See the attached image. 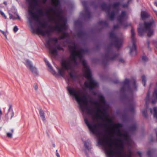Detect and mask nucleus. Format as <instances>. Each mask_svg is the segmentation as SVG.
Here are the masks:
<instances>
[{
	"instance_id": "1",
	"label": "nucleus",
	"mask_w": 157,
	"mask_h": 157,
	"mask_svg": "<svg viewBox=\"0 0 157 157\" xmlns=\"http://www.w3.org/2000/svg\"><path fill=\"white\" fill-rule=\"evenodd\" d=\"M31 3L30 7H29V17L28 21L31 25L33 24V20L37 22L39 26L36 30V32L42 36L50 37L55 31L60 33L61 36L59 39L63 38L68 39L69 34L65 32L67 28V21L63 15V10L58 7L59 2V0H52L55 5L54 8H51L46 15L47 19L42 22L39 19V16L35 13L36 6L38 4L37 0H34L35 5H32V0H29ZM58 39L56 37L49 38L46 42V46L49 49L51 56L55 58L58 56V51L63 50L60 44H58Z\"/></svg>"
},
{
	"instance_id": "2",
	"label": "nucleus",
	"mask_w": 157,
	"mask_h": 157,
	"mask_svg": "<svg viewBox=\"0 0 157 157\" xmlns=\"http://www.w3.org/2000/svg\"><path fill=\"white\" fill-rule=\"evenodd\" d=\"M69 48L71 52L70 56L69 58L62 61L61 68L56 67L57 74L63 77L68 75L71 78L76 77L77 76L74 69L78 66V63H81L83 66V75L87 78H92L90 69L82 58L85 51L78 47L73 42L69 45Z\"/></svg>"
},
{
	"instance_id": "3",
	"label": "nucleus",
	"mask_w": 157,
	"mask_h": 157,
	"mask_svg": "<svg viewBox=\"0 0 157 157\" xmlns=\"http://www.w3.org/2000/svg\"><path fill=\"white\" fill-rule=\"evenodd\" d=\"M67 89L70 95L73 97L78 102L81 110L84 112L86 111L89 115L93 116L94 110L91 106H88L87 101H88L87 94L81 89L78 90L76 88L67 86Z\"/></svg>"
},
{
	"instance_id": "4",
	"label": "nucleus",
	"mask_w": 157,
	"mask_h": 157,
	"mask_svg": "<svg viewBox=\"0 0 157 157\" xmlns=\"http://www.w3.org/2000/svg\"><path fill=\"white\" fill-rule=\"evenodd\" d=\"M155 23V20L151 17L148 21L145 22L144 24H140V27L138 29L140 35L142 36L146 32L147 33V36L150 37L152 36L154 33L153 26Z\"/></svg>"
},
{
	"instance_id": "5",
	"label": "nucleus",
	"mask_w": 157,
	"mask_h": 157,
	"mask_svg": "<svg viewBox=\"0 0 157 157\" xmlns=\"http://www.w3.org/2000/svg\"><path fill=\"white\" fill-rule=\"evenodd\" d=\"M120 4V2H115L113 4L106 5L105 3H103L101 6V8L107 12L109 19L113 20L114 19L116 15L119 11L118 7Z\"/></svg>"
},
{
	"instance_id": "6",
	"label": "nucleus",
	"mask_w": 157,
	"mask_h": 157,
	"mask_svg": "<svg viewBox=\"0 0 157 157\" xmlns=\"http://www.w3.org/2000/svg\"><path fill=\"white\" fill-rule=\"evenodd\" d=\"M85 122L90 132L93 133L97 135H100L101 134V132L98 128H96V127H100L103 126H105L106 123L104 124L101 122H98L97 124H95L94 121L90 122L87 117L84 118Z\"/></svg>"
},
{
	"instance_id": "7",
	"label": "nucleus",
	"mask_w": 157,
	"mask_h": 157,
	"mask_svg": "<svg viewBox=\"0 0 157 157\" xmlns=\"http://www.w3.org/2000/svg\"><path fill=\"white\" fill-rule=\"evenodd\" d=\"M98 144L99 145L104 147V150L107 157H116L115 154L113 151V148H111L108 149L106 147L107 144H109L110 146H111L113 144V142L107 140L104 141L99 139L98 140ZM125 156L126 157H132V156H130L129 155Z\"/></svg>"
},
{
	"instance_id": "8",
	"label": "nucleus",
	"mask_w": 157,
	"mask_h": 157,
	"mask_svg": "<svg viewBox=\"0 0 157 157\" xmlns=\"http://www.w3.org/2000/svg\"><path fill=\"white\" fill-rule=\"evenodd\" d=\"M131 37L132 42L129 44L128 46L130 49V53L131 55L135 54L136 53V47L135 44L136 39L135 37V33L133 28L131 30Z\"/></svg>"
},
{
	"instance_id": "9",
	"label": "nucleus",
	"mask_w": 157,
	"mask_h": 157,
	"mask_svg": "<svg viewBox=\"0 0 157 157\" xmlns=\"http://www.w3.org/2000/svg\"><path fill=\"white\" fill-rule=\"evenodd\" d=\"M121 129L120 128L117 129V131L119 132V135L123 136L124 140H122L120 138H118L117 139L121 143V145L120 146V148L121 149H124V145L125 144H128L129 140V137L128 133V131H124V133H122L120 132Z\"/></svg>"
},
{
	"instance_id": "10",
	"label": "nucleus",
	"mask_w": 157,
	"mask_h": 157,
	"mask_svg": "<svg viewBox=\"0 0 157 157\" xmlns=\"http://www.w3.org/2000/svg\"><path fill=\"white\" fill-rule=\"evenodd\" d=\"M109 35L110 38L113 40V44L117 48L120 47L122 43V38L117 36L113 31L111 32Z\"/></svg>"
},
{
	"instance_id": "11",
	"label": "nucleus",
	"mask_w": 157,
	"mask_h": 157,
	"mask_svg": "<svg viewBox=\"0 0 157 157\" xmlns=\"http://www.w3.org/2000/svg\"><path fill=\"white\" fill-rule=\"evenodd\" d=\"M129 79H125V80L122 82L123 85L120 90L122 93H125L126 89L130 91H132V89L129 84Z\"/></svg>"
},
{
	"instance_id": "12",
	"label": "nucleus",
	"mask_w": 157,
	"mask_h": 157,
	"mask_svg": "<svg viewBox=\"0 0 157 157\" xmlns=\"http://www.w3.org/2000/svg\"><path fill=\"white\" fill-rule=\"evenodd\" d=\"M25 65L34 74L37 75L38 73L37 68L32 64L31 62L28 59L25 60L24 62Z\"/></svg>"
},
{
	"instance_id": "13",
	"label": "nucleus",
	"mask_w": 157,
	"mask_h": 157,
	"mask_svg": "<svg viewBox=\"0 0 157 157\" xmlns=\"http://www.w3.org/2000/svg\"><path fill=\"white\" fill-rule=\"evenodd\" d=\"M12 107V105L11 104H9V108L8 110V112L5 114L4 117L3 118V120L5 122H7L8 121V115L10 116V119H11L14 116V113Z\"/></svg>"
},
{
	"instance_id": "14",
	"label": "nucleus",
	"mask_w": 157,
	"mask_h": 157,
	"mask_svg": "<svg viewBox=\"0 0 157 157\" xmlns=\"http://www.w3.org/2000/svg\"><path fill=\"white\" fill-rule=\"evenodd\" d=\"M117 57V55L113 53L111 50L108 51L105 56V59L107 61L114 60L116 59Z\"/></svg>"
},
{
	"instance_id": "15",
	"label": "nucleus",
	"mask_w": 157,
	"mask_h": 157,
	"mask_svg": "<svg viewBox=\"0 0 157 157\" xmlns=\"http://www.w3.org/2000/svg\"><path fill=\"white\" fill-rule=\"evenodd\" d=\"M81 2L82 4L85 9L84 14H81V15L84 17L89 18L90 17V13L86 6V2L85 0H82Z\"/></svg>"
},
{
	"instance_id": "16",
	"label": "nucleus",
	"mask_w": 157,
	"mask_h": 157,
	"mask_svg": "<svg viewBox=\"0 0 157 157\" xmlns=\"http://www.w3.org/2000/svg\"><path fill=\"white\" fill-rule=\"evenodd\" d=\"M52 0H51V1H52ZM59 2H60V1L59 0ZM40 0H39V2L38 3V4H37V5H36V7H35V10H34V12H35V11L36 10L37 11V12H38V14H39V15L40 16H44L45 15H46L47 16V15H46V14L47 13V12H48V11H49V9L51 8V7L47 11V12L45 13L43 11V10L41 9L40 7H39V8H36V7L38 5V4H39V2H40ZM51 2H52V3L54 5V7H53V8H54L55 7V5L53 4L52 2V1H51ZM35 13L36 14V13H35Z\"/></svg>"
},
{
	"instance_id": "17",
	"label": "nucleus",
	"mask_w": 157,
	"mask_h": 157,
	"mask_svg": "<svg viewBox=\"0 0 157 157\" xmlns=\"http://www.w3.org/2000/svg\"><path fill=\"white\" fill-rule=\"evenodd\" d=\"M127 18V15L125 11H122L120 15L118 16L117 18L118 21L121 23L123 21L125 20Z\"/></svg>"
},
{
	"instance_id": "18",
	"label": "nucleus",
	"mask_w": 157,
	"mask_h": 157,
	"mask_svg": "<svg viewBox=\"0 0 157 157\" xmlns=\"http://www.w3.org/2000/svg\"><path fill=\"white\" fill-rule=\"evenodd\" d=\"M121 149L120 148V146L117 149H116V153L118 154H123V155H129L130 156H132L133 155V152L130 149H129L128 150V151L129 152L128 154H126L125 152L121 151V149Z\"/></svg>"
},
{
	"instance_id": "19",
	"label": "nucleus",
	"mask_w": 157,
	"mask_h": 157,
	"mask_svg": "<svg viewBox=\"0 0 157 157\" xmlns=\"http://www.w3.org/2000/svg\"><path fill=\"white\" fill-rule=\"evenodd\" d=\"M128 104L129 106L127 109H125L124 110H126L127 112L128 111L131 112H133L134 110V108L133 105V98H131L128 101Z\"/></svg>"
},
{
	"instance_id": "20",
	"label": "nucleus",
	"mask_w": 157,
	"mask_h": 157,
	"mask_svg": "<svg viewBox=\"0 0 157 157\" xmlns=\"http://www.w3.org/2000/svg\"><path fill=\"white\" fill-rule=\"evenodd\" d=\"M99 111L103 112V116L105 117H107L109 116V113L108 111V108L105 106H102V108H98Z\"/></svg>"
},
{
	"instance_id": "21",
	"label": "nucleus",
	"mask_w": 157,
	"mask_h": 157,
	"mask_svg": "<svg viewBox=\"0 0 157 157\" xmlns=\"http://www.w3.org/2000/svg\"><path fill=\"white\" fill-rule=\"evenodd\" d=\"M46 64L48 66V71L53 75H56V72L53 69L51 64L49 63L46 60H45Z\"/></svg>"
},
{
	"instance_id": "22",
	"label": "nucleus",
	"mask_w": 157,
	"mask_h": 157,
	"mask_svg": "<svg viewBox=\"0 0 157 157\" xmlns=\"http://www.w3.org/2000/svg\"><path fill=\"white\" fill-rule=\"evenodd\" d=\"M150 15L149 14L145 11H142L141 13V17L142 19L144 20L148 17Z\"/></svg>"
},
{
	"instance_id": "23",
	"label": "nucleus",
	"mask_w": 157,
	"mask_h": 157,
	"mask_svg": "<svg viewBox=\"0 0 157 157\" xmlns=\"http://www.w3.org/2000/svg\"><path fill=\"white\" fill-rule=\"evenodd\" d=\"M128 129L129 132H133L136 131V126L135 124H133L129 127Z\"/></svg>"
},
{
	"instance_id": "24",
	"label": "nucleus",
	"mask_w": 157,
	"mask_h": 157,
	"mask_svg": "<svg viewBox=\"0 0 157 157\" xmlns=\"http://www.w3.org/2000/svg\"><path fill=\"white\" fill-rule=\"evenodd\" d=\"M120 98L122 100H127L129 101V100L131 98H128V96L125 93H122V94L121 95Z\"/></svg>"
},
{
	"instance_id": "25",
	"label": "nucleus",
	"mask_w": 157,
	"mask_h": 157,
	"mask_svg": "<svg viewBox=\"0 0 157 157\" xmlns=\"http://www.w3.org/2000/svg\"><path fill=\"white\" fill-rule=\"evenodd\" d=\"M39 113L40 117L42 118V120L43 121H45V118L44 116V113L43 110L42 109L40 108L39 109Z\"/></svg>"
},
{
	"instance_id": "26",
	"label": "nucleus",
	"mask_w": 157,
	"mask_h": 157,
	"mask_svg": "<svg viewBox=\"0 0 157 157\" xmlns=\"http://www.w3.org/2000/svg\"><path fill=\"white\" fill-rule=\"evenodd\" d=\"M126 111V110H124L123 111V113L122 115V120L125 122L128 119V115Z\"/></svg>"
},
{
	"instance_id": "27",
	"label": "nucleus",
	"mask_w": 157,
	"mask_h": 157,
	"mask_svg": "<svg viewBox=\"0 0 157 157\" xmlns=\"http://www.w3.org/2000/svg\"><path fill=\"white\" fill-rule=\"evenodd\" d=\"M84 86L87 88H89L90 90H94V87L92 86L90 83L86 81L84 83Z\"/></svg>"
},
{
	"instance_id": "28",
	"label": "nucleus",
	"mask_w": 157,
	"mask_h": 157,
	"mask_svg": "<svg viewBox=\"0 0 157 157\" xmlns=\"http://www.w3.org/2000/svg\"><path fill=\"white\" fill-rule=\"evenodd\" d=\"M156 150L155 149H151L150 150L147 151V155L149 157H151L152 154H154Z\"/></svg>"
},
{
	"instance_id": "29",
	"label": "nucleus",
	"mask_w": 157,
	"mask_h": 157,
	"mask_svg": "<svg viewBox=\"0 0 157 157\" xmlns=\"http://www.w3.org/2000/svg\"><path fill=\"white\" fill-rule=\"evenodd\" d=\"M84 147L86 149L88 150H90L91 148L90 147L91 145L89 142L88 141H84Z\"/></svg>"
},
{
	"instance_id": "30",
	"label": "nucleus",
	"mask_w": 157,
	"mask_h": 157,
	"mask_svg": "<svg viewBox=\"0 0 157 157\" xmlns=\"http://www.w3.org/2000/svg\"><path fill=\"white\" fill-rule=\"evenodd\" d=\"M85 35V33L82 30L79 31L77 33V36L79 38L84 36Z\"/></svg>"
},
{
	"instance_id": "31",
	"label": "nucleus",
	"mask_w": 157,
	"mask_h": 157,
	"mask_svg": "<svg viewBox=\"0 0 157 157\" xmlns=\"http://www.w3.org/2000/svg\"><path fill=\"white\" fill-rule=\"evenodd\" d=\"M93 99L90 98V100L89 101V102H91L94 105H98L99 104V101L98 100H95L94 101H92V100Z\"/></svg>"
},
{
	"instance_id": "32",
	"label": "nucleus",
	"mask_w": 157,
	"mask_h": 157,
	"mask_svg": "<svg viewBox=\"0 0 157 157\" xmlns=\"http://www.w3.org/2000/svg\"><path fill=\"white\" fill-rule=\"evenodd\" d=\"M9 16H10V19H12L13 20H15L17 19H18L19 20L20 19V17L17 14V17H14L13 16V15H12V14H11L10 13H9Z\"/></svg>"
},
{
	"instance_id": "33",
	"label": "nucleus",
	"mask_w": 157,
	"mask_h": 157,
	"mask_svg": "<svg viewBox=\"0 0 157 157\" xmlns=\"http://www.w3.org/2000/svg\"><path fill=\"white\" fill-rule=\"evenodd\" d=\"M98 97L99 99L101 101H104L105 102V98L103 95L101 94H99L98 95Z\"/></svg>"
},
{
	"instance_id": "34",
	"label": "nucleus",
	"mask_w": 157,
	"mask_h": 157,
	"mask_svg": "<svg viewBox=\"0 0 157 157\" xmlns=\"http://www.w3.org/2000/svg\"><path fill=\"white\" fill-rule=\"evenodd\" d=\"M0 32H1L4 35L6 39H7V34L8 33V31L6 30L5 31H2L0 29Z\"/></svg>"
},
{
	"instance_id": "35",
	"label": "nucleus",
	"mask_w": 157,
	"mask_h": 157,
	"mask_svg": "<svg viewBox=\"0 0 157 157\" xmlns=\"http://www.w3.org/2000/svg\"><path fill=\"white\" fill-rule=\"evenodd\" d=\"M133 81L132 83V86L133 87L134 89L135 90H137V86L136 84V82L135 81V79H133Z\"/></svg>"
},
{
	"instance_id": "36",
	"label": "nucleus",
	"mask_w": 157,
	"mask_h": 157,
	"mask_svg": "<svg viewBox=\"0 0 157 157\" xmlns=\"http://www.w3.org/2000/svg\"><path fill=\"white\" fill-rule=\"evenodd\" d=\"M100 24H101V25L105 26H107L108 25V23L105 21H101L100 22Z\"/></svg>"
},
{
	"instance_id": "37",
	"label": "nucleus",
	"mask_w": 157,
	"mask_h": 157,
	"mask_svg": "<svg viewBox=\"0 0 157 157\" xmlns=\"http://www.w3.org/2000/svg\"><path fill=\"white\" fill-rule=\"evenodd\" d=\"M154 117L157 119V109L156 108H154Z\"/></svg>"
},
{
	"instance_id": "38",
	"label": "nucleus",
	"mask_w": 157,
	"mask_h": 157,
	"mask_svg": "<svg viewBox=\"0 0 157 157\" xmlns=\"http://www.w3.org/2000/svg\"><path fill=\"white\" fill-rule=\"evenodd\" d=\"M142 114L144 117L145 118H147V111L146 110H144L142 111Z\"/></svg>"
},
{
	"instance_id": "39",
	"label": "nucleus",
	"mask_w": 157,
	"mask_h": 157,
	"mask_svg": "<svg viewBox=\"0 0 157 157\" xmlns=\"http://www.w3.org/2000/svg\"><path fill=\"white\" fill-rule=\"evenodd\" d=\"M27 2L29 3V7H30V6H31V3H30V2L29 1V0H26ZM34 0H32V5H35V3H34ZM37 1H38V3L39 2V0H37Z\"/></svg>"
},
{
	"instance_id": "40",
	"label": "nucleus",
	"mask_w": 157,
	"mask_h": 157,
	"mask_svg": "<svg viewBox=\"0 0 157 157\" xmlns=\"http://www.w3.org/2000/svg\"><path fill=\"white\" fill-rule=\"evenodd\" d=\"M0 14L5 19H6L7 18L6 16V15H5V13L0 10Z\"/></svg>"
},
{
	"instance_id": "41",
	"label": "nucleus",
	"mask_w": 157,
	"mask_h": 157,
	"mask_svg": "<svg viewBox=\"0 0 157 157\" xmlns=\"http://www.w3.org/2000/svg\"><path fill=\"white\" fill-rule=\"evenodd\" d=\"M132 0H129L128 1L127 3L126 4H124L122 5V6L123 7H124V8H126L128 6V4L129 2L131 1Z\"/></svg>"
},
{
	"instance_id": "42",
	"label": "nucleus",
	"mask_w": 157,
	"mask_h": 157,
	"mask_svg": "<svg viewBox=\"0 0 157 157\" xmlns=\"http://www.w3.org/2000/svg\"><path fill=\"white\" fill-rule=\"evenodd\" d=\"M7 136L9 138H12V133L9 132H7L6 133Z\"/></svg>"
},
{
	"instance_id": "43",
	"label": "nucleus",
	"mask_w": 157,
	"mask_h": 157,
	"mask_svg": "<svg viewBox=\"0 0 157 157\" xmlns=\"http://www.w3.org/2000/svg\"><path fill=\"white\" fill-rule=\"evenodd\" d=\"M116 124L117 125V126L118 127L121 128L123 127V125L122 124L120 123H117Z\"/></svg>"
},
{
	"instance_id": "44",
	"label": "nucleus",
	"mask_w": 157,
	"mask_h": 157,
	"mask_svg": "<svg viewBox=\"0 0 157 157\" xmlns=\"http://www.w3.org/2000/svg\"><path fill=\"white\" fill-rule=\"evenodd\" d=\"M142 60L144 62H146L148 60L147 58L145 56H143L142 57Z\"/></svg>"
},
{
	"instance_id": "45",
	"label": "nucleus",
	"mask_w": 157,
	"mask_h": 157,
	"mask_svg": "<svg viewBox=\"0 0 157 157\" xmlns=\"http://www.w3.org/2000/svg\"><path fill=\"white\" fill-rule=\"evenodd\" d=\"M33 87L36 90H37L38 89V85L37 83H35L33 85Z\"/></svg>"
},
{
	"instance_id": "46",
	"label": "nucleus",
	"mask_w": 157,
	"mask_h": 157,
	"mask_svg": "<svg viewBox=\"0 0 157 157\" xmlns=\"http://www.w3.org/2000/svg\"><path fill=\"white\" fill-rule=\"evenodd\" d=\"M153 95L157 100V90H155L153 93Z\"/></svg>"
},
{
	"instance_id": "47",
	"label": "nucleus",
	"mask_w": 157,
	"mask_h": 157,
	"mask_svg": "<svg viewBox=\"0 0 157 157\" xmlns=\"http://www.w3.org/2000/svg\"><path fill=\"white\" fill-rule=\"evenodd\" d=\"M119 61L121 63H124L125 62V60L123 58H120L119 59Z\"/></svg>"
},
{
	"instance_id": "48",
	"label": "nucleus",
	"mask_w": 157,
	"mask_h": 157,
	"mask_svg": "<svg viewBox=\"0 0 157 157\" xmlns=\"http://www.w3.org/2000/svg\"><path fill=\"white\" fill-rule=\"evenodd\" d=\"M146 79H142V82L143 83L144 86H145L146 83Z\"/></svg>"
},
{
	"instance_id": "49",
	"label": "nucleus",
	"mask_w": 157,
	"mask_h": 157,
	"mask_svg": "<svg viewBox=\"0 0 157 157\" xmlns=\"http://www.w3.org/2000/svg\"><path fill=\"white\" fill-rule=\"evenodd\" d=\"M66 82H67L68 84H69V82L71 80V79H65ZM72 80H74V81H75L76 79H72Z\"/></svg>"
},
{
	"instance_id": "50",
	"label": "nucleus",
	"mask_w": 157,
	"mask_h": 157,
	"mask_svg": "<svg viewBox=\"0 0 157 157\" xmlns=\"http://www.w3.org/2000/svg\"><path fill=\"white\" fill-rule=\"evenodd\" d=\"M18 30V29L17 26L14 27L13 28V31L14 32H17Z\"/></svg>"
},
{
	"instance_id": "51",
	"label": "nucleus",
	"mask_w": 157,
	"mask_h": 157,
	"mask_svg": "<svg viewBox=\"0 0 157 157\" xmlns=\"http://www.w3.org/2000/svg\"><path fill=\"white\" fill-rule=\"evenodd\" d=\"M119 27L118 25H116L114 26L113 29L114 30H116L118 29Z\"/></svg>"
},
{
	"instance_id": "52",
	"label": "nucleus",
	"mask_w": 157,
	"mask_h": 157,
	"mask_svg": "<svg viewBox=\"0 0 157 157\" xmlns=\"http://www.w3.org/2000/svg\"><path fill=\"white\" fill-rule=\"evenodd\" d=\"M137 153L140 156V157H142V155L140 151H137Z\"/></svg>"
},
{
	"instance_id": "53",
	"label": "nucleus",
	"mask_w": 157,
	"mask_h": 157,
	"mask_svg": "<svg viewBox=\"0 0 157 157\" xmlns=\"http://www.w3.org/2000/svg\"><path fill=\"white\" fill-rule=\"evenodd\" d=\"M156 102V101L155 99H153L152 100L151 103L153 104H155Z\"/></svg>"
},
{
	"instance_id": "54",
	"label": "nucleus",
	"mask_w": 157,
	"mask_h": 157,
	"mask_svg": "<svg viewBox=\"0 0 157 157\" xmlns=\"http://www.w3.org/2000/svg\"><path fill=\"white\" fill-rule=\"evenodd\" d=\"M89 79L92 82H93L95 85H97V83L94 81V79Z\"/></svg>"
},
{
	"instance_id": "55",
	"label": "nucleus",
	"mask_w": 157,
	"mask_h": 157,
	"mask_svg": "<svg viewBox=\"0 0 157 157\" xmlns=\"http://www.w3.org/2000/svg\"><path fill=\"white\" fill-rule=\"evenodd\" d=\"M56 155L57 157H60L59 153L57 152V150H56Z\"/></svg>"
},
{
	"instance_id": "56",
	"label": "nucleus",
	"mask_w": 157,
	"mask_h": 157,
	"mask_svg": "<svg viewBox=\"0 0 157 157\" xmlns=\"http://www.w3.org/2000/svg\"><path fill=\"white\" fill-rule=\"evenodd\" d=\"M93 90H91V91H92V94H93L94 95H96L97 94V93L96 92H95L93 91H92Z\"/></svg>"
},
{
	"instance_id": "57",
	"label": "nucleus",
	"mask_w": 157,
	"mask_h": 157,
	"mask_svg": "<svg viewBox=\"0 0 157 157\" xmlns=\"http://www.w3.org/2000/svg\"><path fill=\"white\" fill-rule=\"evenodd\" d=\"M109 122H111V125L112 126H113L114 124H115V123H114L113 121H111V120H110L109 121Z\"/></svg>"
},
{
	"instance_id": "58",
	"label": "nucleus",
	"mask_w": 157,
	"mask_h": 157,
	"mask_svg": "<svg viewBox=\"0 0 157 157\" xmlns=\"http://www.w3.org/2000/svg\"><path fill=\"white\" fill-rule=\"evenodd\" d=\"M146 77V76L145 75H142L141 76L142 78H145Z\"/></svg>"
},
{
	"instance_id": "59",
	"label": "nucleus",
	"mask_w": 157,
	"mask_h": 157,
	"mask_svg": "<svg viewBox=\"0 0 157 157\" xmlns=\"http://www.w3.org/2000/svg\"><path fill=\"white\" fill-rule=\"evenodd\" d=\"M115 79L116 80L115 81H113L114 82L115 84H117L118 82V80H117V79Z\"/></svg>"
},
{
	"instance_id": "60",
	"label": "nucleus",
	"mask_w": 157,
	"mask_h": 157,
	"mask_svg": "<svg viewBox=\"0 0 157 157\" xmlns=\"http://www.w3.org/2000/svg\"><path fill=\"white\" fill-rule=\"evenodd\" d=\"M47 0H43L42 2L44 4H45L47 2Z\"/></svg>"
},
{
	"instance_id": "61",
	"label": "nucleus",
	"mask_w": 157,
	"mask_h": 157,
	"mask_svg": "<svg viewBox=\"0 0 157 157\" xmlns=\"http://www.w3.org/2000/svg\"><path fill=\"white\" fill-rule=\"evenodd\" d=\"M99 117H100V120H103V118L102 117L100 116H99Z\"/></svg>"
},
{
	"instance_id": "62",
	"label": "nucleus",
	"mask_w": 157,
	"mask_h": 157,
	"mask_svg": "<svg viewBox=\"0 0 157 157\" xmlns=\"http://www.w3.org/2000/svg\"><path fill=\"white\" fill-rule=\"evenodd\" d=\"M85 153H86V155L87 157H89L86 151L85 152Z\"/></svg>"
},
{
	"instance_id": "63",
	"label": "nucleus",
	"mask_w": 157,
	"mask_h": 157,
	"mask_svg": "<svg viewBox=\"0 0 157 157\" xmlns=\"http://www.w3.org/2000/svg\"><path fill=\"white\" fill-rule=\"evenodd\" d=\"M154 4L157 7V2H154Z\"/></svg>"
},
{
	"instance_id": "64",
	"label": "nucleus",
	"mask_w": 157,
	"mask_h": 157,
	"mask_svg": "<svg viewBox=\"0 0 157 157\" xmlns=\"http://www.w3.org/2000/svg\"><path fill=\"white\" fill-rule=\"evenodd\" d=\"M147 44L148 45V48H149V42L148 41H147Z\"/></svg>"
}]
</instances>
